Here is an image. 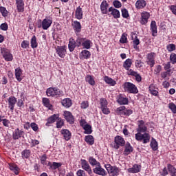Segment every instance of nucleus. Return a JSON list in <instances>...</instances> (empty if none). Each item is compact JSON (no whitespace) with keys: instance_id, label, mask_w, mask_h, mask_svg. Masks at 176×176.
Wrapping results in <instances>:
<instances>
[{"instance_id":"1","label":"nucleus","mask_w":176,"mask_h":176,"mask_svg":"<svg viewBox=\"0 0 176 176\" xmlns=\"http://www.w3.org/2000/svg\"><path fill=\"white\" fill-rule=\"evenodd\" d=\"M46 94L48 97H61L63 96V91L58 88L50 87L46 91Z\"/></svg>"},{"instance_id":"2","label":"nucleus","mask_w":176,"mask_h":176,"mask_svg":"<svg viewBox=\"0 0 176 176\" xmlns=\"http://www.w3.org/2000/svg\"><path fill=\"white\" fill-rule=\"evenodd\" d=\"M124 89L127 93H131L133 94H137V93H138L137 87L130 82H126L124 84Z\"/></svg>"},{"instance_id":"3","label":"nucleus","mask_w":176,"mask_h":176,"mask_svg":"<svg viewBox=\"0 0 176 176\" xmlns=\"http://www.w3.org/2000/svg\"><path fill=\"white\" fill-rule=\"evenodd\" d=\"M135 135V140H137V141H143V144H148V142L151 141V135L149 133H136Z\"/></svg>"},{"instance_id":"4","label":"nucleus","mask_w":176,"mask_h":176,"mask_svg":"<svg viewBox=\"0 0 176 176\" xmlns=\"http://www.w3.org/2000/svg\"><path fill=\"white\" fill-rule=\"evenodd\" d=\"M106 170H107L108 174L111 175H118L119 174L120 169L116 166H111L109 164L104 165Z\"/></svg>"},{"instance_id":"5","label":"nucleus","mask_w":176,"mask_h":176,"mask_svg":"<svg viewBox=\"0 0 176 176\" xmlns=\"http://www.w3.org/2000/svg\"><path fill=\"white\" fill-rule=\"evenodd\" d=\"M114 142H115V144H114L115 149H119L120 146H124V144H126L124 139H123L122 136H119V135H117L115 137Z\"/></svg>"},{"instance_id":"6","label":"nucleus","mask_w":176,"mask_h":176,"mask_svg":"<svg viewBox=\"0 0 176 176\" xmlns=\"http://www.w3.org/2000/svg\"><path fill=\"white\" fill-rule=\"evenodd\" d=\"M1 54L6 61H12L13 60V55L10 54V51L6 48L1 49Z\"/></svg>"},{"instance_id":"7","label":"nucleus","mask_w":176,"mask_h":176,"mask_svg":"<svg viewBox=\"0 0 176 176\" xmlns=\"http://www.w3.org/2000/svg\"><path fill=\"white\" fill-rule=\"evenodd\" d=\"M80 162H81V167L82 170H85V171H87L89 175H91V174H93V171L91 170V167H90L89 162H87L86 160H80Z\"/></svg>"},{"instance_id":"8","label":"nucleus","mask_w":176,"mask_h":176,"mask_svg":"<svg viewBox=\"0 0 176 176\" xmlns=\"http://www.w3.org/2000/svg\"><path fill=\"white\" fill-rule=\"evenodd\" d=\"M146 130H148V127L145 126V122H144V120H139L138 128L137 129V134H141V133H146Z\"/></svg>"},{"instance_id":"9","label":"nucleus","mask_w":176,"mask_h":176,"mask_svg":"<svg viewBox=\"0 0 176 176\" xmlns=\"http://www.w3.org/2000/svg\"><path fill=\"white\" fill-rule=\"evenodd\" d=\"M155 57H156L155 52H151L147 54V64L150 65L151 67L155 65Z\"/></svg>"},{"instance_id":"10","label":"nucleus","mask_w":176,"mask_h":176,"mask_svg":"<svg viewBox=\"0 0 176 176\" xmlns=\"http://www.w3.org/2000/svg\"><path fill=\"white\" fill-rule=\"evenodd\" d=\"M56 53L61 58H64L65 57V54L67 53V50L65 49V46H58L56 48Z\"/></svg>"},{"instance_id":"11","label":"nucleus","mask_w":176,"mask_h":176,"mask_svg":"<svg viewBox=\"0 0 176 176\" xmlns=\"http://www.w3.org/2000/svg\"><path fill=\"white\" fill-rule=\"evenodd\" d=\"M93 171L95 174H97L98 175H102V176L107 175V171L104 170V169L101 167L100 164L99 166H97V167L94 168L93 169Z\"/></svg>"},{"instance_id":"12","label":"nucleus","mask_w":176,"mask_h":176,"mask_svg":"<svg viewBox=\"0 0 176 176\" xmlns=\"http://www.w3.org/2000/svg\"><path fill=\"white\" fill-rule=\"evenodd\" d=\"M17 102V98L14 96H11L8 98V108H10V111L13 112L14 110V105Z\"/></svg>"},{"instance_id":"13","label":"nucleus","mask_w":176,"mask_h":176,"mask_svg":"<svg viewBox=\"0 0 176 176\" xmlns=\"http://www.w3.org/2000/svg\"><path fill=\"white\" fill-rule=\"evenodd\" d=\"M80 123L85 131V134H91L93 131L91 130V125H89V124H85V120H81Z\"/></svg>"},{"instance_id":"14","label":"nucleus","mask_w":176,"mask_h":176,"mask_svg":"<svg viewBox=\"0 0 176 176\" xmlns=\"http://www.w3.org/2000/svg\"><path fill=\"white\" fill-rule=\"evenodd\" d=\"M64 116L65 119L69 123L72 124L74 123L75 121V118H74V116H72V113L69 111H65L64 112Z\"/></svg>"},{"instance_id":"15","label":"nucleus","mask_w":176,"mask_h":176,"mask_svg":"<svg viewBox=\"0 0 176 176\" xmlns=\"http://www.w3.org/2000/svg\"><path fill=\"white\" fill-rule=\"evenodd\" d=\"M108 8H109V4L107 3V1H103L100 5V10L102 13V14H107L108 12H109V10H108Z\"/></svg>"},{"instance_id":"16","label":"nucleus","mask_w":176,"mask_h":176,"mask_svg":"<svg viewBox=\"0 0 176 176\" xmlns=\"http://www.w3.org/2000/svg\"><path fill=\"white\" fill-rule=\"evenodd\" d=\"M24 135V131H21L19 128L16 129L12 134L13 140H19L21 136Z\"/></svg>"},{"instance_id":"17","label":"nucleus","mask_w":176,"mask_h":176,"mask_svg":"<svg viewBox=\"0 0 176 176\" xmlns=\"http://www.w3.org/2000/svg\"><path fill=\"white\" fill-rule=\"evenodd\" d=\"M53 21L49 19H45L42 21L43 30H48L50 25H52Z\"/></svg>"},{"instance_id":"18","label":"nucleus","mask_w":176,"mask_h":176,"mask_svg":"<svg viewBox=\"0 0 176 176\" xmlns=\"http://www.w3.org/2000/svg\"><path fill=\"white\" fill-rule=\"evenodd\" d=\"M141 171V166L138 164H135L132 168H128V172L131 173L132 174H135Z\"/></svg>"},{"instance_id":"19","label":"nucleus","mask_w":176,"mask_h":176,"mask_svg":"<svg viewBox=\"0 0 176 176\" xmlns=\"http://www.w3.org/2000/svg\"><path fill=\"white\" fill-rule=\"evenodd\" d=\"M109 12H111V14L114 19H119L120 17V12H119V10H117L113 7H110L109 8Z\"/></svg>"},{"instance_id":"20","label":"nucleus","mask_w":176,"mask_h":176,"mask_svg":"<svg viewBox=\"0 0 176 176\" xmlns=\"http://www.w3.org/2000/svg\"><path fill=\"white\" fill-rule=\"evenodd\" d=\"M73 28L76 33L79 34L80 31H82V25H80V22L78 21H74L73 22Z\"/></svg>"},{"instance_id":"21","label":"nucleus","mask_w":176,"mask_h":176,"mask_svg":"<svg viewBox=\"0 0 176 176\" xmlns=\"http://www.w3.org/2000/svg\"><path fill=\"white\" fill-rule=\"evenodd\" d=\"M128 75H131L132 76H135V80L138 82H141L142 80V78L141 77V75H140L136 72H134L133 69L129 70Z\"/></svg>"},{"instance_id":"22","label":"nucleus","mask_w":176,"mask_h":176,"mask_svg":"<svg viewBox=\"0 0 176 176\" xmlns=\"http://www.w3.org/2000/svg\"><path fill=\"white\" fill-rule=\"evenodd\" d=\"M133 151H134V148H133V146H131V144H130L129 142H126L125 144L124 155H130L131 152H133Z\"/></svg>"},{"instance_id":"23","label":"nucleus","mask_w":176,"mask_h":176,"mask_svg":"<svg viewBox=\"0 0 176 176\" xmlns=\"http://www.w3.org/2000/svg\"><path fill=\"white\" fill-rule=\"evenodd\" d=\"M75 16L77 20H82L83 19V11L82 10V8H80V6L76 8Z\"/></svg>"},{"instance_id":"24","label":"nucleus","mask_w":176,"mask_h":176,"mask_svg":"<svg viewBox=\"0 0 176 176\" xmlns=\"http://www.w3.org/2000/svg\"><path fill=\"white\" fill-rule=\"evenodd\" d=\"M151 31L153 36H156L157 34V26L156 25V21H152L151 23Z\"/></svg>"},{"instance_id":"25","label":"nucleus","mask_w":176,"mask_h":176,"mask_svg":"<svg viewBox=\"0 0 176 176\" xmlns=\"http://www.w3.org/2000/svg\"><path fill=\"white\" fill-rule=\"evenodd\" d=\"M18 12H24V1L23 0H16Z\"/></svg>"},{"instance_id":"26","label":"nucleus","mask_w":176,"mask_h":176,"mask_svg":"<svg viewBox=\"0 0 176 176\" xmlns=\"http://www.w3.org/2000/svg\"><path fill=\"white\" fill-rule=\"evenodd\" d=\"M61 134H63L65 141H69L71 140V132L68 129H63Z\"/></svg>"},{"instance_id":"27","label":"nucleus","mask_w":176,"mask_h":176,"mask_svg":"<svg viewBox=\"0 0 176 176\" xmlns=\"http://www.w3.org/2000/svg\"><path fill=\"white\" fill-rule=\"evenodd\" d=\"M135 6L137 9H144L146 6V1L145 0H138Z\"/></svg>"},{"instance_id":"28","label":"nucleus","mask_w":176,"mask_h":176,"mask_svg":"<svg viewBox=\"0 0 176 176\" xmlns=\"http://www.w3.org/2000/svg\"><path fill=\"white\" fill-rule=\"evenodd\" d=\"M61 104L65 108H69L72 107V100L69 98H65L62 100Z\"/></svg>"},{"instance_id":"29","label":"nucleus","mask_w":176,"mask_h":176,"mask_svg":"<svg viewBox=\"0 0 176 176\" xmlns=\"http://www.w3.org/2000/svg\"><path fill=\"white\" fill-rule=\"evenodd\" d=\"M117 101L120 105H127V104H129V98H124L121 95L119 96Z\"/></svg>"},{"instance_id":"30","label":"nucleus","mask_w":176,"mask_h":176,"mask_svg":"<svg viewBox=\"0 0 176 176\" xmlns=\"http://www.w3.org/2000/svg\"><path fill=\"white\" fill-rule=\"evenodd\" d=\"M58 119V115H56V114L52 115L47 119V122L46 123V126H49V124L52 123H54V122H56Z\"/></svg>"},{"instance_id":"31","label":"nucleus","mask_w":176,"mask_h":176,"mask_svg":"<svg viewBox=\"0 0 176 176\" xmlns=\"http://www.w3.org/2000/svg\"><path fill=\"white\" fill-rule=\"evenodd\" d=\"M68 47H69V52H74V50H75V48L76 47V45L75 44V39L74 38L69 39Z\"/></svg>"},{"instance_id":"32","label":"nucleus","mask_w":176,"mask_h":176,"mask_svg":"<svg viewBox=\"0 0 176 176\" xmlns=\"http://www.w3.org/2000/svg\"><path fill=\"white\" fill-rule=\"evenodd\" d=\"M131 64H133V61L131 59L128 58L124 62L123 67L126 69V71H129V69H130L131 67Z\"/></svg>"},{"instance_id":"33","label":"nucleus","mask_w":176,"mask_h":176,"mask_svg":"<svg viewBox=\"0 0 176 176\" xmlns=\"http://www.w3.org/2000/svg\"><path fill=\"white\" fill-rule=\"evenodd\" d=\"M21 74H22L21 69L16 68L15 69V77H16V79L18 80V82H21V80H23V78H21Z\"/></svg>"},{"instance_id":"34","label":"nucleus","mask_w":176,"mask_h":176,"mask_svg":"<svg viewBox=\"0 0 176 176\" xmlns=\"http://www.w3.org/2000/svg\"><path fill=\"white\" fill-rule=\"evenodd\" d=\"M132 38H134L135 36V40L133 41V47L134 49H137V46L140 45V39H138V37H137V34L135 33H132L131 34Z\"/></svg>"},{"instance_id":"35","label":"nucleus","mask_w":176,"mask_h":176,"mask_svg":"<svg viewBox=\"0 0 176 176\" xmlns=\"http://www.w3.org/2000/svg\"><path fill=\"white\" fill-rule=\"evenodd\" d=\"M148 19H149V13L145 12L142 14L141 24H146L148 23Z\"/></svg>"},{"instance_id":"36","label":"nucleus","mask_w":176,"mask_h":176,"mask_svg":"<svg viewBox=\"0 0 176 176\" xmlns=\"http://www.w3.org/2000/svg\"><path fill=\"white\" fill-rule=\"evenodd\" d=\"M104 82H106V83H107L108 85H110V86H115V85H116V81H115V80L108 76H105L104 78Z\"/></svg>"},{"instance_id":"37","label":"nucleus","mask_w":176,"mask_h":176,"mask_svg":"<svg viewBox=\"0 0 176 176\" xmlns=\"http://www.w3.org/2000/svg\"><path fill=\"white\" fill-rule=\"evenodd\" d=\"M10 169L11 171H13L16 175L19 174V171L20 170V168H19L17 165L14 164H10Z\"/></svg>"},{"instance_id":"38","label":"nucleus","mask_w":176,"mask_h":176,"mask_svg":"<svg viewBox=\"0 0 176 176\" xmlns=\"http://www.w3.org/2000/svg\"><path fill=\"white\" fill-rule=\"evenodd\" d=\"M168 170L171 176H176V168L171 164H168Z\"/></svg>"},{"instance_id":"39","label":"nucleus","mask_w":176,"mask_h":176,"mask_svg":"<svg viewBox=\"0 0 176 176\" xmlns=\"http://www.w3.org/2000/svg\"><path fill=\"white\" fill-rule=\"evenodd\" d=\"M89 162L91 166H100V162H97V160L93 157L89 158Z\"/></svg>"},{"instance_id":"40","label":"nucleus","mask_w":176,"mask_h":176,"mask_svg":"<svg viewBox=\"0 0 176 176\" xmlns=\"http://www.w3.org/2000/svg\"><path fill=\"white\" fill-rule=\"evenodd\" d=\"M150 146L152 148L153 151H157V142L155 139H152Z\"/></svg>"},{"instance_id":"41","label":"nucleus","mask_w":176,"mask_h":176,"mask_svg":"<svg viewBox=\"0 0 176 176\" xmlns=\"http://www.w3.org/2000/svg\"><path fill=\"white\" fill-rule=\"evenodd\" d=\"M85 141L87 144H89V145H93V144H94V138H93L91 135H87L85 137Z\"/></svg>"},{"instance_id":"42","label":"nucleus","mask_w":176,"mask_h":176,"mask_svg":"<svg viewBox=\"0 0 176 176\" xmlns=\"http://www.w3.org/2000/svg\"><path fill=\"white\" fill-rule=\"evenodd\" d=\"M31 47L32 49H35V47H38V43H36V36H33L31 39Z\"/></svg>"},{"instance_id":"43","label":"nucleus","mask_w":176,"mask_h":176,"mask_svg":"<svg viewBox=\"0 0 176 176\" xmlns=\"http://www.w3.org/2000/svg\"><path fill=\"white\" fill-rule=\"evenodd\" d=\"M86 82H88L89 85L91 86H94L96 85V81H94V78L91 76H87L86 77Z\"/></svg>"},{"instance_id":"44","label":"nucleus","mask_w":176,"mask_h":176,"mask_svg":"<svg viewBox=\"0 0 176 176\" xmlns=\"http://www.w3.org/2000/svg\"><path fill=\"white\" fill-rule=\"evenodd\" d=\"M43 103L44 104L45 107L47 108H49V109H52L51 107L52 104H50V100L46 98H43Z\"/></svg>"},{"instance_id":"45","label":"nucleus","mask_w":176,"mask_h":176,"mask_svg":"<svg viewBox=\"0 0 176 176\" xmlns=\"http://www.w3.org/2000/svg\"><path fill=\"white\" fill-rule=\"evenodd\" d=\"M124 109H126V107L124 106H122V107H118L116 112L118 115H124Z\"/></svg>"},{"instance_id":"46","label":"nucleus","mask_w":176,"mask_h":176,"mask_svg":"<svg viewBox=\"0 0 176 176\" xmlns=\"http://www.w3.org/2000/svg\"><path fill=\"white\" fill-rule=\"evenodd\" d=\"M60 166H63V164L60 162H53L50 167L52 170H57V168H60Z\"/></svg>"},{"instance_id":"47","label":"nucleus","mask_w":176,"mask_h":176,"mask_svg":"<svg viewBox=\"0 0 176 176\" xmlns=\"http://www.w3.org/2000/svg\"><path fill=\"white\" fill-rule=\"evenodd\" d=\"M81 54L83 57V58H85L86 60H87V58H90V52L87 51V50H83L81 52Z\"/></svg>"},{"instance_id":"48","label":"nucleus","mask_w":176,"mask_h":176,"mask_svg":"<svg viewBox=\"0 0 176 176\" xmlns=\"http://www.w3.org/2000/svg\"><path fill=\"white\" fill-rule=\"evenodd\" d=\"M120 43H127V34L123 33L120 39Z\"/></svg>"},{"instance_id":"49","label":"nucleus","mask_w":176,"mask_h":176,"mask_svg":"<svg viewBox=\"0 0 176 176\" xmlns=\"http://www.w3.org/2000/svg\"><path fill=\"white\" fill-rule=\"evenodd\" d=\"M30 154L31 151H30V150H24L22 152V157L25 159H28V157H30Z\"/></svg>"},{"instance_id":"50","label":"nucleus","mask_w":176,"mask_h":176,"mask_svg":"<svg viewBox=\"0 0 176 176\" xmlns=\"http://www.w3.org/2000/svg\"><path fill=\"white\" fill-rule=\"evenodd\" d=\"M0 12L1 13L3 17H6V16H8V10H6L5 7L0 6Z\"/></svg>"},{"instance_id":"51","label":"nucleus","mask_w":176,"mask_h":176,"mask_svg":"<svg viewBox=\"0 0 176 176\" xmlns=\"http://www.w3.org/2000/svg\"><path fill=\"white\" fill-rule=\"evenodd\" d=\"M58 121L56 122V128L57 129H61L63 126H64V121L61 120V118H58Z\"/></svg>"},{"instance_id":"52","label":"nucleus","mask_w":176,"mask_h":176,"mask_svg":"<svg viewBox=\"0 0 176 176\" xmlns=\"http://www.w3.org/2000/svg\"><path fill=\"white\" fill-rule=\"evenodd\" d=\"M83 41H84L83 38H78L75 41L76 46L79 47V46H80V45L83 43Z\"/></svg>"},{"instance_id":"53","label":"nucleus","mask_w":176,"mask_h":176,"mask_svg":"<svg viewBox=\"0 0 176 176\" xmlns=\"http://www.w3.org/2000/svg\"><path fill=\"white\" fill-rule=\"evenodd\" d=\"M100 105H101V109L105 107H107L108 102H107V99L105 98L100 99Z\"/></svg>"},{"instance_id":"54","label":"nucleus","mask_w":176,"mask_h":176,"mask_svg":"<svg viewBox=\"0 0 176 176\" xmlns=\"http://www.w3.org/2000/svg\"><path fill=\"white\" fill-rule=\"evenodd\" d=\"M170 63H172V64H176V54L174 53H172L170 55Z\"/></svg>"},{"instance_id":"55","label":"nucleus","mask_w":176,"mask_h":176,"mask_svg":"<svg viewBox=\"0 0 176 176\" xmlns=\"http://www.w3.org/2000/svg\"><path fill=\"white\" fill-rule=\"evenodd\" d=\"M166 49L168 52H174V50H175V45L169 44L166 46Z\"/></svg>"},{"instance_id":"56","label":"nucleus","mask_w":176,"mask_h":176,"mask_svg":"<svg viewBox=\"0 0 176 176\" xmlns=\"http://www.w3.org/2000/svg\"><path fill=\"white\" fill-rule=\"evenodd\" d=\"M122 16L124 19H127V17H129V11L127 9L124 8L122 10Z\"/></svg>"},{"instance_id":"57","label":"nucleus","mask_w":176,"mask_h":176,"mask_svg":"<svg viewBox=\"0 0 176 176\" xmlns=\"http://www.w3.org/2000/svg\"><path fill=\"white\" fill-rule=\"evenodd\" d=\"M21 46L23 49H27V47H30V42L27 41H23L21 44Z\"/></svg>"},{"instance_id":"58","label":"nucleus","mask_w":176,"mask_h":176,"mask_svg":"<svg viewBox=\"0 0 176 176\" xmlns=\"http://www.w3.org/2000/svg\"><path fill=\"white\" fill-rule=\"evenodd\" d=\"M82 46L85 48V49H90V41L87 40L85 41H82Z\"/></svg>"},{"instance_id":"59","label":"nucleus","mask_w":176,"mask_h":176,"mask_svg":"<svg viewBox=\"0 0 176 176\" xmlns=\"http://www.w3.org/2000/svg\"><path fill=\"white\" fill-rule=\"evenodd\" d=\"M113 6H115L117 9H119V8H122V3L120 1L116 0L113 2Z\"/></svg>"},{"instance_id":"60","label":"nucleus","mask_w":176,"mask_h":176,"mask_svg":"<svg viewBox=\"0 0 176 176\" xmlns=\"http://www.w3.org/2000/svg\"><path fill=\"white\" fill-rule=\"evenodd\" d=\"M30 127L32 129V130L34 131H38V124H36V123H35V122H32L31 124H30Z\"/></svg>"},{"instance_id":"61","label":"nucleus","mask_w":176,"mask_h":176,"mask_svg":"<svg viewBox=\"0 0 176 176\" xmlns=\"http://www.w3.org/2000/svg\"><path fill=\"white\" fill-rule=\"evenodd\" d=\"M133 113V110L131 109H126L124 110V116H130Z\"/></svg>"},{"instance_id":"62","label":"nucleus","mask_w":176,"mask_h":176,"mask_svg":"<svg viewBox=\"0 0 176 176\" xmlns=\"http://www.w3.org/2000/svg\"><path fill=\"white\" fill-rule=\"evenodd\" d=\"M169 109L172 110V112L173 113H176V105L174 103H170L169 104Z\"/></svg>"},{"instance_id":"63","label":"nucleus","mask_w":176,"mask_h":176,"mask_svg":"<svg viewBox=\"0 0 176 176\" xmlns=\"http://www.w3.org/2000/svg\"><path fill=\"white\" fill-rule=\"evenodd\" d=\"M88 107H89V102H87V101L82 102V103H81V108L82 109H86V108H88Z\"/></svg>"},{"instance_id":"64","label":"nucleus","mask_w":176,"mask_h":176,"mask_svg":"<svg viewBox=\"0 0 176 176\" xmlns=\"http://www.w3.org/2000/svg\"><path fill=\"white\" fill-rule=\"evenodd\" d=\"M76 174L78 176H86V172L82 169L78 170Z\"/></svg>"}]
</instances>
